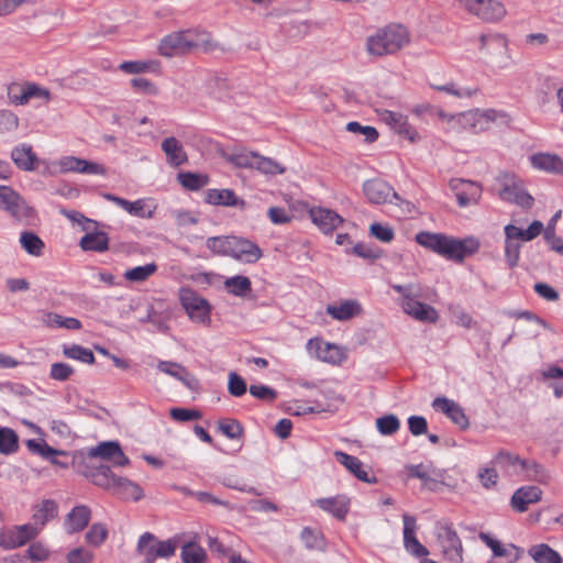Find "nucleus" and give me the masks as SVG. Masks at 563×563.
<instances>
[{
	"label": "nucleus",
	"instance_id": "13d9d810",
	"mask_svg": "<svg viewBox=\"0 0 563 563\" xmlns=\"http://www.w3.org/2000/svg\"><path fill=\"white\" fill-rule=\"evenodd\" d=\"M108 537V530L102 523H93L86 533L87 543L99 547Z\"/></svg>",
	"mask_w": 563,
	"mask_h": 563
},
{
	"label": "nucleus",
	"instance_id": "c85d7f7f",
	"mask_svg": "<svg viewBox=\"0 0 563 563\" xmlns=\"http://www.w3.org/2000/svg\"><path fill=\"white\" fill-rule=\"evenodd\" d=\"M468 111L472 133H481L488 130L498 117V112L493 109H474Z\"/></svg>",
	"mask_w": 563,
	"mask_h": 563
},
{
	"label": "nucleus",
	"instance_id": "7c9ffc66",
	"mask_svg": "<svg viewBox=\"0 0 563 563\" xmlns=\"http://www.w3.org/2000/svg\"><path fill=\"white\" fill-rule=\"evenodd\" d=\"M58 514V506L52 499H44L33 509L34 527L38 530L43 528L49 520L54 519Z\"/></svg>",
	"mask_w": 563,
	"mask_h": 563
},
{
	"label": "nucleus",
	"instance_id": "de8ad7c7",
	"mask_svg": "<svg viewBox=\"0 0 563 563\" xmlns=\"http://www.w3.org/2000/svg\"><path fill=\"white\" fill-rule=\"evenodd\" d=\"M177 178L181 186L189 190H198L209 183L208 176L190 172L179 173Z\"/></svg>",
	"mask_w": 563,
	"mask_h": 563
},
{
	"label": "nucleus",
	"instance_id": "e433bc0d",
	"mask_svg": "<svg viewBox=\"0 0 563 563\" xmlns=\"http://www.w3.org/2000/svg\"><path fill=\"white\" fill-rule=\"evenodd\" d=\"M42 322L49 328H65L67 330H79L82 327L77 318L63 317L55 312H43Z\"/></svg>",
	"mask_w": 563,
	"mask_h": 563
},
{
	"label": "nucleus",
	"instance_id": "37998d69",
	"mask_svg": "<svg viewBox=\"0 0 563 563\" xmlns=\"http://www.w3.org/2000/svg\"><path fill=\"white\" fill-rule=\"evenodd\" d=\"M63 354L67 358L76 360L89 365L93 364L96 361L93 352L90 349L79 344L64 345Z\"/></svg>",
	"mask_w": 563,
	"mask_h": 563
},
{
	"label": "nucleus",
	"instance_id": "4d7b16f0",
	"mask_svg": "<svg viewBox=\"0 0 563 563\" xmlns=\"http://www.w3.org/2000/svg\"><path fill=\"white\" fill-rule=\"evenodd\" d=\"M434 90L445 92L456 98H470L477 92V89L470 88H457L454 82H448L445 85H431Z\"/></svg>",
	"mask_w": 563,
	"mask_h": 563
},
{
	"label": "nucleus",
	"instance_id": "a19ab883",
	"mask_svg": "<svg viewBox=\"0 0 563 563\" xmlns=\"http://www.w3.org/2000/svg\"><path fill=\"white\" fill-rule=\"evenodd\" d=\"M19 450V435L8 427L0 426V454L11 455Z\"/></svg>",
	"mask_w": 563,
	"mask_h": 563
},
{
	"label": "nucleus",
	"instance_id": "7ed1b4c3",
	"mask_svg": "<svg viewBox=\"0 0 563 563\" xmlns=\"http://www.w3.org/2000/svg\"><path fill=\"white\" fill-rule=\"evenodd\" d=\"M410 42L408 30L401 24H389L369 36L366 49L373 56L395 54Z\"/></svg>",
	"mask_w": 563,
	"mask_h": 563
},
{
	"label": "nucleus",
	"instance_id": "8fccbe9b",
	"mask_svg": "<svg viewBox=\"0 0 563 563\" xmlns=\"http://www.w3.org/2000/svg\"><path fill=\"white\" fill-rule=\"evenodd\" d=\"M22 247L31 255L40 256L44 249V242L33 232H23L20 236Z\"/></svg>",
	"mask_w": 563,
	"mask_h": 563
},
{
	"label": "nucleus",
	"instance_id": "1a4fd4ad",
	"mask_svg": "<svg viewBox=\"0 0 563 563\" xmlns=\"http://www.w3.org/2000/svg\"><path fill=\"white\" fill-rule=\"evenodd\" d=\"M38 533V529L30 523L0 530V547L14 549L24 545Z\"/></svg>",
	"mask_w": 563,
	"mask_h": 563
},
{
	"label": "nucleus",
	"instance_id": "5701e85b",
	"mask_svg": "<svg viewBox=\"0 0 563 563\" xmlns=\"http://www.w3.org/2000/svg\"><path fill=\"white\" fill-rule=\"evenodd\" d=\"M401 308L407 314L421 322L434 323L439 319V313L432 306L423 303L417 298L401 302Z\"/></svg>",
	"mask_w": 563,
	"mask_h": 563
},
{
	"label": "nucleus",
	"instance_id": "ddd939ff",
	"mask_svg": "<svg viewBox=\"0 0 563 563\" xmlns=\"http://www.w3.org/2000/svg\"><path fill=\"white\" fill-rule=\"evenodd\" d=\"M56 165L59 168L60 173H78L86 175H106L107 169L104 166L93 163L90 161H86L76 156H64L60 157Z\"/></svg>",
	"mask_w": 563,
	"mask_h": 563
},
{
	"label": "nucleus",
	"instance_id": "864d4df0",
	"mask_svg": "<svg viewBox=\"0 0 563 563\" xmlns=\"http://www.w3.org/2000/svg\"><path fill=\"white\" fill-rule=\"evenodd\" d=\"M233 236H212L207 240V247L220 256H229Z\"/></svg>",
	"mask_w": 563,
	"mask_h": 563
},
{
	"label": "nucleus",
	"instance_id": "4be33fe9",
	"mask_svg": "<svg viewBox=\"0 0 563 563\" xmlns=\"http://www.w3.org/2000/svg\"><path fill=\"white\" fill-rule=\"evenodd\" d=\"M325 311L336 321H349L362 313V306L357 300L345 299L327 306Z\"/></svg>",
	"mask_w": 563,
	"mask_h": 563
},
{
	"label": "nucleus",
	"instance_id": "58836bf2",
	"mask_svg": "<svg viewBox=\"0 0 563 563\" xmlns=\"http://www.w3.org/2000/svg\"><path fill=\"white\" fill-rule=\"evenodd\" d=\"M224 288L229 294L244 298L252 292V283L249 277L236 275L224 280Z\"/></svg>",
	"mask_w": 563,
	"mask_h": 563
},
{
	"label": "nucleus",
	"instance_id": "20e7f679",
	"mask_svg": "<svg viewBox=\"0 0 563 563\" xmlns=\"http://www.w3.org/2000/svg\"><path fill=\"white\" fill-rule=\"evenodd\" d=\"M180 536L168 540H159L151 532L143 533L136 545V552L144 558L145 563H154L157 559L172 558L179 544Z\"/></svg>",
	"mask_w": 563,
	"mask_h": 563
},
{
	"label": "nucleus",
	"instance_id": "f257e3e1",
	"mask_svg": "<svg viewBox=\"0 0 563 563\" xmlns=\"http://www.w3.org/2000/svg\"><path fill=\"white\" fill-rule=\"evenodd\" d=\"M416 242L448 260L463 262V260L476 253L479 249V242L475 238L463 240L448 236L443 233H432L421 231L416 235Z\"/></svg>",
	"mask_w": 563,
	"mask_h": 563
},
{
	"label": "nucleus",
	"instance_id": "aec40b11",
	"mask_svg": "<svg viewBox=\"0 0 563 563\" xmlns=\"http://www.w3.org/2000/svg\"><path fill=\"white\" fill-rule=\"evenodd\" d=\"M104 198L109 201L114 202L117 206L125 210L131 216L143 219H150L154 214V208L151 205H148L145 199L129 201L124 198L114 196L112 194H106Z\"/></svg>",
	"mask_w": 563,
	"mask_h": 563
},
{
	"label": "nucleus",
	"instance_id": "79ce46f5",
	"mask_svg": "<svg viewBox=\"0 0 563 563\" xmlns=\"http://www.w3.org/2000/svg\"><path fill=\"white\" fill-rule=\"evenodd\" d=\"M180 556L183 563H205L207 560L206 550L192 541L183 544Z\"/></svg>",
	"mask_w": 563,
	"mask_h": 563
},
{
	"label": "nucleus",
	"instance_id": "9d476101",
	"mask_svg": "<svg viewBox=\"0 0 563 563\" xmlns=\"http://www.w3.org/2000/svg\"><path fill=\"white\" fill-rule=\"evenodd\" d=\"M88 456L90 459L108 461L113 466H125L130 463L129 457L124 454L117 441H106L99 443L97 446L90 448Z\"/></svg>",
	"mask_w": 563,
	"mask_h": 563
},
{
	"label": "nucleus",
	"instance_id": "4c0bfd02",
	"mask_svg": "<svg viewBox=\"0 0 563 563\" xmlns=\"http://www.w3.org/2000/svg\"><path fill=\"white\" fill-rule=\"evenodd\" d=\"M406 470L410 477L419 478L424 482L427 479L434 481L437 477H444L445 471L435 467L432 463L407 465Z\"/></svg>",
	"mask_w": 563,
	"mask_h": 563
},
{
	"label": "nucleus",
	"instance_id": "a878e982",
	"mask_svg": "<svg viewBox=\"0 0 563 563\" xmlns=\"http://www.w3.org/2000/svg\"><path fill=\"white\" fill-rule=\"evenodd\" d=\"M86 475L90 477L95 485L112 492L117 488L120 477L114 475L110 466L104 464L92 465Z\"/></svg>",
	"mask_w": 563,
	"mask_h": 563
},
{
	"label": "nucleus",
	"instance_id": "3c124183",
	"mask_svg": "<svg viewBox=\"0 0 563 563\" xmlns=\"http://www.w3.org/2000/svg\"><path fill=\"white\" fill-rule=\"evenodd\" d=\"M376 428L382 435H393L400 429V421L396 415H385L376 419Z\"/></svg>",
	"mask_w": 563,
	"mask_h": 563
},
{
	"label": "nucleus",
	"instance_id": "f704fd0d",
	"mask_svg": "<svg viewBox=\"0 0 563 563\" xmlns=\"http://www.w3.org/2000/svg\"><path fill=\"white\" fill-rule=\"evenodd\" d=\"M10 98L16 104H25L32 98H38L48 101L51 98V93L47 89L36 84H26L24 87L21 88V93L19 96L12 93L11 91Z\"/></svg>",
	"mask_w": 563,
	"mask_h": 563
},
{
	"label": "nucleus",
	"instance_id": "f8f14e48",
	"mask_svg": "<svg viewBox=\"0 0 563 563\" xmlns=\"http://www.w3.org/2000/svg\"><path fill=\"white\" fill-rule=\"evenodd\" d=\"M449 186L454 191L457 203L462 208L476 205L481 199L482 187L477 183L454 178L450 180Z\"/></svg>",
	"mask_w": 563,
	"mask_h": 563
},
{
	"label": "nucleus",
	"instance_id": "a211bd4d",
	"mask_svg": "<svg viewBox=\"0 0 563 563\" xmlns=\"http://www.w3.org/2000/svg\"><path fill=\"white\" fill-rule=\"evenodd\" d=\"M402 521H404V545L407 552L412 554L417 558H424L429 554L428 549L422 545L419 540L416 538V531H417V522L416 518L404 514L402 515Z\"/></svg>",
	"mask_w": 563,
	"mask_h": 563
},
{
	"label": "nucleus",
	"instance_id": "bf43d9fd",
	"mask_svg": "<svg viewBox=\"0 0 563 563\" xmlns=\"http://www.w3.org/2000/svg\"><path fill=\"white\" fill-rule=\"evenodd\" d=\"M158 371L165 373L178 380H185V376H188V372L184 366L178 363L169 361H159L157 364Z\"/></svg>",
	"mask_w": 563,
	"mask_h": 563
},
{
	"label": "nucleus",
	"instance_id": "6e6552de",
	"mask_svg": "<svg viewBox=\"0 0 563 563\" xmlns=\"http://www.w3.org/2000/svg\"><path fill=\"white\" fill-rule=\"evenodd\" d=\"M503 200L516 203L523 208H530L533 205V198L523 188L521 179L514 175L503 177V188L499 191Z\"/></svg>",
	"mask_w": 563,
	"mask_h": 563
},
{
	"label": "nucleus",
	"instance_id": "052dcab7",
	"mask_svg": "<svg viewBox=\"0 0 563 563\" xmlns=\"http://www.w3.org/2000/svg\"><path fill=\"white\" fill-rule=\"evenodd\" d=\"M256 153L254 152H236L228 156V161L239 168H254Z\"/></svg>",
	"mask_w": 563,
	"mask_h": 563
},
{
	"label": "nucleus",
	"instance_id": "680f3d73",
	"mask_svg": "<svg viewBox=\"0 0 563 563\" xmlns=\"http://www.w3.org/2000/svg\"><path fill=\"white\" fill-rule=\"evenodd\" d=\"M520 249H521V244L519 242L514 241L511 239L508 240V238H506L505 257H506V262L510 268H514L515 266H517V264L519 262V257H520Z\"/></svg>",
	"mask_w": 563,
	"mask_h": 563
},
{
	"label": "nucleus",
	"instance_id": "c03bdc74",
	"mask_svg": "<svg viewBox=\"0 0 563 563\" xmlns=\"http://www.w3.org/2000/svg\"><path fill=\"white\" fill-rule=\"evenodd\" d=\"M25 444L31 453L37 454L46 460H49L54 464H59L55 459H53V456L57 454H63V452L53 449L45 441L30 439L25 442Z\"/></svg>",
	"mask_w": 563,
	"mask_h": 563
},
{
	"label": "nucleus",
	"instance_id": "603ef678",
	"mask_svg": "<svg viewBox=\"0 0 563 563\" xmlns=\"http://www.w3.org/2000/svg\"><path fill=\"white\" fill-rule=\"evenodd\" d=\"M218 429L222 434L232 440L241 439L244 431L242 424L235 419L220 420Z\"/></svg>",
	"mask_w": 563,
	"mask_h": 563
},
{
	"label": "nucleus",
	"instance_id": "69168bd1",
	"mask_svg": "<svg viewBox=\"0 0 563 563\" xmlns=\"http://www.w3.org/2000/svg\"><path fill=\"white\" fill-rule=\"evenodd\" d=\"M74 368L66 363H53L51 366L49 377L54 380L65 382L74 374Z\"/></svg>",
	"mask_w": 563,
	"mask_h": 563
},
{
	"label": "nucleus",
	"instance_id": "6ab92c4d",
	"mask_svg": "<svg viewBox=\"0 0 563 563\" xmlns=\"http://www.w3.org/2000/svg\"><path fill=\"white\" fill-rule=\"evenodd\" d=\"M433 409L443 412L462 429H466L470 424L463 408L454 400L446 397H437L432 401Z\"/></svg>",
	"mask_w": 563,
	"mask_h": 563
},
{
	"label": "nucleus",
	"instance_id": "393cba45",
	"mask_svg": "<svg viewBox=\"0 0 563 563\" xmlns=\"http://www.w3.org/2000/svg\"><path fill=\"white\" fill-rule=\"evenodd\" d=\"M334 456L336 461L344 465L357 479L364 483H375L376 478L371 476L369 470L365 468L363 463L353 455L342 451H335Z\"/></svg>",
	"mask_w": 563,
	"mask_h": 563
},
{
	"label": "nucleus",
	"instance_id": "774afa93",
	"mask_svg": "<svg viewBox=\"0 0 563 563\" xmlns=\"http://www.w3.org/2000/svg\"><path fill=\"white\" fill-rule=\"evenodd\" d=\"M67 563H92L93 554L82 548H76L67 554Z\"/></svg>",
	"mask_w": 563,
	"mask_h": 563
},
{
	"label": "nucleus",
	"instance_id": "9b49d317",
	"mask_svg": "<svg viewBox=\"0 0 563 563\" xmlns=\"http://www.w3.org/2000/svg\"><path fill=\"white\" fill-rule=\"evenodd\" d=\"M363 192L366 199L374 205L391 202L393 199L399 200L397 192L385 180L374 178L363 184Z\"/></svg>",
	"mask_w": 563,
	"mask_h": 563
},
{
	"label": "nucleus",
	"instance_id": "49530a36",
	"mask_svg": "<svg viewBox=\"0 0 563 563\" xmlns=\"http://www.w3.org/2000/svg\"><path fill=\"white\" fill-rule=\"evenodd\" d=\"M113 493L134 500H140L144 496L142 488L137 484L124 477H119L117 488H114Z\"/></svg>",
	"mask_w": 563,
	"mask_h": 563
},
{
	"label": "nucleus",
	"instance_id": "e2e57ef3",
	"mask_svg": "<svg viewBox=\"0 0 563 563\" xmlns=\"http://www.w3.org/2000/svg\"><path fill=\"white\" fill-rule=\"evenodd\" d=\"M228 390L232 396L241 397L247 390L246 383L240 375L231 372L229 374Z\"/></svg>",
	"mask_w": 563,
	"mask_h": 563
},
{
	"label": "nucleus",
	"instance_id": "2f4dec72",
	"mask_svg": "<svg viewBox=\"0 0 563 563\" xmlns=\"http://www.w3.org/2000/svg\"><path fill=\"white\" fill-rule=\"evenodd\" d=\"M206 201L216 206L244 207L245 202L239 199L231 189H209Z\"/></svg>",
	"mask_w": 563,
	"mask_h": 563
},
{
	"label": "nucleus",
	"instance_id": "4468645a",
	"mask_svg": "<svg viewBox=\"0 0 563 563\" xmlns=\"http://www.w3.org/2000/svg\"><path fill=\"white\" fill-rule=\"evenodd\" d=\"M307 350L311 355L325 363L341 364L345 360V354L340 346L320 339H310Z\"/></svg>",
	"mask_w": 563,
	"mask_h": 563
},
{
	"label": "nucleus",
	"instance_id": "0e129e2a",
	"mask_svg": "<svg viewBox=\"0 0 563 563\" xmlns=\"http://www.w3.org/2000/svg\"><path fill=\"white\" fill-rule=\"evenodd\" d=\"M169 415L175 421L178 422L198 420L201 418V412L199 410L179 407L172 408Z\"/></svg>",
	"mask_w": 563,
	"mask_h": 563
},
{
	"label": "nucleus",
	"instance_id": "473e14b6",
	"mask_svg": "<svg viewBox=\"0 0 563 563\" xmlns=\"http://www.w3.org/2000/svg\"><path fill=\"white\" fill-rule=\"evenodd\" d=\"M11 158L14 164L23 170L35 169L37 157L31 145L21 144L15 146L11 152Z\"/></svg>",
	"mask_w": 563,
	"mask_h": 563
},
{
	"label": "nucleus",
	"instance_id": "f03ea898",
	"mask_svg": "<svg viewBox=\"0 0 563 563\" xmlns=\"http://www.w3.org/2000/svg\"><path fill=\"white\" fill-rule=\"evenodd\" d=\"M211 34L200 30H185L173 32L164 36L158 45L162 56L174 57L186 55L195 49L209 52L214 49Z\"/></svg>",
	"mask_w": 563,
	"mask_h": 563
},
{
	"label": "nucleus",
	"instance_id": "c9c22d12",
	"mask_svg": "<svg viewBox=\"0 0 563 563\" xmlns=\"http://www.w3.org/2000/svg\"><path fill=\"white\" fill-rule=\"evenodd\" d=\"M79 245L84 251L104 252L109 249V238L102 231L86 233L80 239Z\"/></svg>",
	"mask_w": 563,
	"mask_h": 563
},
{
	"label": "nucleus",
	"instance_id": "bb28decb",
	"mask_svg": "<svg viewBox=\"0 0 563 563\" xmlns=\"http://www.w3.org/2000/svg\"><path fill=\"white\" fill-rule=\"evenodd\" d=\"M532 166L539 170L563 175V159L551 153H538L530 157Z\"/></svg>",
	"mask_w": 563,
	"mask_h": 563
},
{
	"label": "nucleus",
	"instance_id": "b1692460",
	"mask_svg": "<svg viewBox=\"0 0 563 563\" xmlns=\"http://www.w3.org/2000/svg\"><path fill=\"white\" fill-rule=\"evenodd\" d=\"M542 490L537 486H522L518 488L510 500L511 507L518 512H525L530 504L541 500Z\"/></svg>",
	"mask_w": 563,
	"mask_h": 563
},
{
	"label": "nucleus",
	"instance_id": "cd10ccee",
	"mask_svg": "<svg viewBox=\"0 0 563 563\" xmlns=\"http://www.w3.org/2000/svg\"><path fill=\"white\" fill-rule=\"evenodd\" d=\"M162 150L167 156L168 164L172 166L178 167L188 161L184 146L174 136L166 137L162 142Z\"/></svg>",
	"mask_w": 563,
	"mask_h": 563
},
{
	"label": "nucleus",
	"instance_id": "2eb2a0df",
	"mask_svg": "<svg viewBox=\"0 0 563 563\" xmlns=\"http://www.w3.org/2000/svg\"><path fill=\"white\" fill-rule=\"evenodd\" d=\"M379 119L410 142L415 143L420 140L419 133L408 123L406 115L390 110H383L379 113Z\"/></svg>",
	"mask_w": 563,
	"mask_h": 563
},
{
	"label": "nucleus",
	"instance_id": "c756f323",
	"mask_svg": "<svg viewBox=\"0 0 563 563\" xmlns=\"http://www.w3.org/2000/svg\"><path fill=\"white\" fill-rule=\"evenodd\" d=\"M496 467L505 471L508 475L519 474L526 464V460L507 451H500L493 460Z\"/></svg>",
	"mask_w": 563,
	"mask_h": 563
},
{
	"label": "nucleus",
	"instance_id": "f3484780",
	"mask_svg": "<svg viewBox=\"0 0 563 563\" xmlns=\"http://www.w3.org/2000/svg\"><path fill=\"white\" fill-rule=\"evenodd\" d=\"M229 256L243 263H256L262 257V251L254 242L233 236Z\"/></svg>",
	"mask_w": 563,
	"mask_h": 563
},
{
	"label": "nucleus",
	"instance_id": "39448f33",
	"mask_svg": "<svg viewBox=\"0 0 563 563\" xmlns=\"http://www.w3.org/2000/svg\"><path fill=\"white\" fill-rule=\"evenodd\" d=\"M435 536L444 560L448 563H462L463 547L453 525L448 521L437 522Z\"/></svg>",
	"mask_w": 563,
	"mask_h": 563
},
{
	"label": "nucleus",
	"instance_id": "6e6d98bb",
	"mask_svg": "<svg viewBox=\"0 0 563 563\" xmlns=\"http://www.w3.org/2000/svg\"><path fill=\"white\" fill-rule=\"evenodd\" d=\"M346 131L353 134H360L364 136L366 143H373L378 139V132L374 126L362 125L356 121L349 122L346 124Z\"/></svg>",
	"mask_w": 563,
	"mask_h": 563
},
{
	"label": "nucleus",
	"instance_id": "5fc2aeb1",
	"mask_svg": "<svg viewBox=\"0 0 563 563\" xmlns=\"http://www.w3.org/2000/svg\"><path fill=\"white\" fill-rule=\"evenodd\" d=\"M526 464L527 465H525L521 471L526 473L528 479L539 483L548 482L549 475L541 464L528 460H526Z\"/></svg>",
	"mask_w": 563,
	"mask_h": 563
},
{
	"label": "nucleus",
	"instance_id": "0eeeda50",
	"mask_svg": "<svg viewBox=\"0 0 563 563\" xmlns=\"http://www.w3.org/2000/svg\"><path fill=\"white\" fill-rule=\"evenodd\" d=\"M179 300L192 322L208 324L211 321V306L191 288L184 287L179 290Z\"/></svg>",
	"mask_w": 563,
	"mask_h": 563
},
{
	"label": "nucleus",
	"instance_id": "dca6fc26",
	"mask_svg": "<svg viewBox=\"0 0 563 563\" xmlns=\"http://www.w3.org/2000/svg\"><path fill=\"white\" fill-rule=\"evenodd\" d=\"M309 217L312 223L324 234H331L343 223V218L339 213L323 207L311 208Z\"/></svg>",
	"mask_w": 563,
	"mask_h": 563
},
{
	"label": "nucleus",
	"instance_id": "ea45409f",
	"mask_svg": "<svg viewBox=\"0 0 563 563\" xmlns=\"http://www.w3.org/2000/svg\"><path fill=\"white\" fill-rule=\"evenodd\" d=\"M529 555L537 563H561V555L548 544L541 543L529 549Z\"/></svg>",
	"mask_w": 563,
	"mask_h": 563
},
{
	"label": "nucleus",
	"instance_id": "412c9836",
	"mask_svg": "<svg viewBox=\"0 0 563 563\" xmlns=\"http://www.w3.org/2000/svg\"><path fill=\"white\" fill-rule=\"evenodd\" d=\"M91 519V510L86 505L75 506L65 517L64 529L68 534L82 531Z\"/></svg>",
	"mask_w": 563,
	"mask_h": 563
},
{
	"label": "nucleus",
	"instance_id": "a18cd8bd",
	"mask_svg": "<svg viewBox=\"0 0 563 563\" xmlns=\"http://www.w3.org/2000/svg\"><path fill=\"white\" fill-rule=\"evenodd\" d=\"M157 271L155 263H147L143 266H135L124 272V278L131 283H143L147 280Z\"/></svg>",
	"mask_w": 563,
	"mask_h": 563
},
{
	"label": "nucleus",
	"instance_id": "72a5a7b5",
	"mask_svg": "<svg viewBox=\"0 0 563 563\" xmlns=\"http://www.w3.org/2000/svg\"><path fill=\"white\" fill-rule=\"evenodd\" d=\"M317 504L340 520H344L349 512V499L345 496L318 499Z\"/></svg>",
	"mask_w": 563,
	"mask_h": 563
},
{
	"label": "nucleus",
	"instance_id": "338daca9",
	"mask_svg": "<svg viewBox=\"0 0 563 563\" xmlns=\"http://www.w3.org/2000/svg\"><path fill=\"white\" fill-rule=\"evenodd\" d=\"M478 538L492 550L495 558H504L509 554L508 550L488 533L481 532Z\"/></svg>",
	"mask_w": 563,
	"mask_h": 563
},
{
	"label": "nucleus",
	"instance_id": "09e8293b",
	"mask_svg": "<svg viewBox=\"0 0 563 563\" xmlns=\"http://www.w3.org/2000/svg\"><path fill=\"white\" fill-rule=\"evenodd\" d=\"M254 169L265 175H277L285 172V167H283L278 162L269 157L261 156L257 153L254 161Z\"/></svg>",
	"mask_w": 563,
	"mask_h": 563
},
{
	"label": "nucleus",
	"instance_id": "423d86ee",
	"mask_svg": "<svg viewBox=\"0 0 563 563\" xmlns=\"http://www.w3.org/2000/svg\"><path fill=\"white\" fill-rule=\"evenodd\" d=\"M0 209L12 218L26 224L33 223L35 211L24 199L9 186H0Z\"/></svg>",
	"mask_w": 563,
	"mask_h": 563
}]
</instances>
